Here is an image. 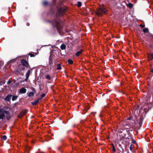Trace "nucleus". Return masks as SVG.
<instances>
[{
  "mask_svg": "<svg viewBox=\"0 0 153 153\" xmlns=\"http://www.w3.org/2000/svg\"><path fill=\"white\" fill-rule=\"evenodd\" d=\"M21 63L22 65L24 67L28 68H30V66L27 61L24 59H22L21 60Z\"/></svg>",
  "mask_w": 153,
  "mask_h": 153,
  "instance_id": "nucleus-4",
  "label": "nucleus"
},
{
  "mask_svg": "<svg viewBox=\"0 0 153 153\" xmlns=\"http://www.w3.org/2000/svg\"><path fill=\"white\" fill-rule=\"evenodd\" d=\"M27 94H28L27 96L29 97H33L35 93H34L33 92H30Z\"/></svg>",
  "mask_w": 153,
  "mask_h": 153,
  "instance_id": "nucleus-22",
  "label": "nucleus"
},
{
  "mask_svg": "<svg viewBox=\"0 0 153 153\" xmlns=\"http://www.w3.org/2000/svg\"><path fill=\"white\" fill-rule=\"evenodd\" d=\"M18 96H13L12 98V100L13 101L16 100L18 98Z\"/></svg>",
  "mask_w": 153,
  "mask_h": 153,
  "instance_id": "nucleus-25",
  "label": "nucleus"
},
{
  "mask_svg": "<svg viewBox=\"0 0 153 153\" xmlns=\"http://www.w3.org/2000/svg\"><path fill=\"white\" fill-rule=\"evenodd\" d=\"M19 67H20V69L21 70V71H24L25 70V67H24V66H23V67L21 65H20L19 66Z\"/></svg>",
  "mask_w": 153,
  "mask_h": 153,
  "instance_id": "nucleus-26",
  "label": "nucleus"
},
{
  "mask_svg": "<svg viewBox=\"0 0 153 153\" xmlns=\"http://www.w3.org/2000/svg\"><path fill=\"white\" fill-rule=\"evenodd\" d=\"M150 71L152 73V76H153V68H150Z\"/></svg>",
  "mask_w": 153,
  "mask_h": 153,
  "instance_id": "nucleus-39",
  "label": "nucleus"
},
{
  "mask_svg": "<svg viewBox=\"0 0 153 153\" xmlns=\"http://www.w3.org/2000/svg\"><path fill=\"white\" fill-rule=\"evenodd\" d=\"M12 95L11 94H9L7 95L5 98L4 100L7 101L9 102L11 98Z\"/></svg>",
  "mask_w": 153,
  "mask_h": 153,
  "instance_id": "nucleus-13",
  "label": "nucleus"
},
{
  "mask_svg": "<svg viewBox=\"0 0 153 153\" xmlns=\"http://www.w3.org/2000/svg\"><path fill=\"white\" fill-rule=\"evenodd\" d=\"M143 31L144 33H149V34H151V35L153 37V35L152 34H151L149 33V29H143Z\"/></svg>",
  "mask_w": 153,
  "mask_h": 153,
  "instance_id": "nucleus-18",
  "label": "nucleus"
},
{
  "mask_svg": "<svg viewBox=\"0 0 153 153\" xmlns=\"http://www.w3.org/2000/svg\"><path fill=\"white\" fill-rule=\"evenodd\" d=\"M11 81H10V80H9L7 81V84H10L11 83Z\"/></svg>",
  "mask_w": 153,
  "mask_h": 153,
  "instance_id": "nucleus-44",
  "label": "nucleus"
},
{
  "mask_svg": "<svg viewBox=\"0 0 153 153\" xmlns=\"http://www.w3.org/2000/svg\"><path fill=\"white\" fill-rule=\"evenodd\" d=\"M59 51L57 49H53L51 51L50 55L51 57V55H53L54 56H59Z\"/></svg>",
  "mask_w": 153,
  "mask_h": 153,
  "instance_id": "nucleus-3",
  "label": "nucleus"
},
{
  "mask_svg": "<svg viewBox=\"0 0 153 153\" xmlns=\"http://www.w3.org/2000/svg\"><path fill=\"white\" fill-rule=\"evenodd\" d=\"M144 120V118L142 115H141L140 116L139 118V120H138L137 123L139 125L140 128L139 129H140V127H141L142 125V123L143 120Z\"/></svg>",
  "mask_w": 153,
  "mask_h": 153,
  "instance_id": "nucleus-8",
  "label": "nucleus"
},
{
  "mask_svg": "<svg viewBox=\"0 0 153 153\" xmlns=\"http://www.w3.org/2000/svg\"><path fill=\"white\" fill-rule=\"evenodd\" d=\"M28 55H30L31 57H34L35 56V55L32 53H29Z\"/></svg>",
  "mask_w": 153,
  "mask_h": 153,
  "instance_id": "nucleus-33",
  "label": "nucleus"
},
{
  "mask_svg": "<svg viewBox=\"0 0 153 153\" xmlns=\"http://www.w3.org/2000/svg\"><path fill=\"white\" fill-rule=\"evenodd\" d=\"M68 63L72 65L73 64V61L71 59H69L68 60Z\"/></svg>",
  "mask_w": 153,
  "mask_h": 153,
  "instance_id": "nucleus-27",
  "label": "nucleus"
},
{
  "mask_svg": "<svg viewBox=\"0 0 153 153\" xmlns=\"http://www.w3.org/2000/svg\"><path fill=\"white\" fill-rule=\"evenodd\" d=\"M31 89L33 91V92L35 94L36 92V90L35 88L33 87H32L31 88Z\"/></svg>",
  "mask_w": 153,
  "mask_h": 153,
  "instance_id": "nucleus-37",
  "label": "nucleus"
},
{
  "mask_svg": "<svg viewBox=\"0 0 153 153\" xmlns=\"http://www.w3.org/2000/svg\"><path fill=\"white\" fill-rule=\"evenodd\" d=\"M20 72H21V70L20 69L19 67H18V68H17V70H16L15 71V73L16 74H19L20 73Z\"/></svg>",
  "mask_w": 153,
  "mask_h": 153,
  "instance_id": "nucleus-17",
  "label": "nucleus"
},
{
  "mask_svg": "<svg viewBox=\"0 0 153 153\" xmlns=\"http://www.w3.org/2000/svg\"><path fill=\"white\" fill-rule=\"evenodd\" d=\"M132 145H131L130 146V147H129V149L131 150V151H132Z\"/></svg>",
  "mask_w": 153,
  "mask_h": 153,
  "instance_id": "nucleus-41",
  "label": "nucleus"
},
{
  "mask_svg": "<svg viewBox=\"0 0 153 153\" xmlns=\"http://www.w3.org/2000/svg\"><path fill=\"white\" fill-rule=\"evenodd\" d=\"M148 110L147 111H145L146 112V113H147L148 111Z\"/></svg>",
  "mask_w": 153,
  "mask_h": 153,
  "instance_id": "nucleus-50",
  "label": "nucleus"
},
{
  "mask_svg": "<svg viewBox=\"0 0 153 153\" xmlns=\"http://www.w3.org/2000/svg\"><path fill=\"white\" fill-rule=\"evenodd\" d=\"M43 4L44 5H47L48 4V2L47 1H45L43 2Z\"/></svg>",
  "mask_w": 153,
  "mask_h": 153,
  "instance_id": "nucleus-40",
  "label": "nucleus"
},
{
  "mask_svg": "<svg viewBox=\"0 0 153 153\" xmlns=\"http://www.w3.org/2000/svg\"><path fill=\"white\" fill-rule=\"evenodd\" d=\"M108 11V10L106 7L103 5H101L97 8L96 12V14L98 16H102L104 14L106 13Z\"/></svg>",
  "mask_w": 153,
  "mask_h": 153,
  "instance_id": "nucleus-1",
  "label": "nucleus"
},
{
  "mask_svg": "<svg viewBox=\"0 0 153 153\" xmlns=\"http://www.w3.org/2000/svg\"><path fill=\"white\" fill-rule=\"evenodd\" d=\"M127 122H128V123H129V124L131 125H133V124H132V123H131L132 121H128H128H127Z\"/></svg>",
  "mask_w": 153,
  "mask_h": 153,
  "instance_id": "nucleus-42",
  "label": "nucleus"
},
{
  "mask_svg": "<svg viewBox=\"0 0 153 153\" xmlns=\"http://www.w3.org/2000/svg\"><path fill=\"white\" fill-rule=\"evenodd\" d=\"M66 9L65 8H60L58 10L57 14L60 16H61L65 13Z\"/></svg>",
  "mask_w": 153,
  "mask_h": 153,
  "instance_id": "nucleus-5",
  "label": "nucleus"
},
{
  "mask_svg": "<svg viewBox=\"0 0 153 153\" xmlns=\"http://www.w3.org/2000/svg\"><path fill=\"white\" fill-rule=\"evenodd\" d=\"M139 105H137V108H136V109H138V108H139Z\"/></svg>",
  "mask_w": 153,
  "mask_h": 153,
  "instance_id": "nucleus-47",
  "label": "nucleus"
},
{
  "mask_svg": "<svg viewBox=\"0 0 153 153\" xmlns=\"http://www.w3.org/2000/svg\"><path fill=\"white\" fill-rule=\"evenodd\" d=\"M46 96L45 94L44 93L42 94L41 96V97L40 98H41V100H42V98Z\"/></svg>",
  "mask_w": 153,
  "mask_h": 153,
  "instance_id": "nucleus-35",
  "label": "nucleus"
},
{
  "mask_svg": "<svg viewBox=\"0 0 153 153\" xmlns=\"http://www.w3.org/2000/svg\"><path fill=\"white\" fill-rule=\"evenodd\" d=\"M29 77L26 76L25 79L24 81H27V79H28Z\"/></svg>",
  "mask_w": 153,
  "mask_h": 153,
  "instance_id": "nucleus-43",
  "label": "nucleus"
},
{
  "mask_svg": "<svg viewBox=\"0 0 153 153\" xmlns=\"http://www.w3.org/2000/svg\"><path fill=\"white\" fill-rule=\"evenodd\" d=\"M66 45L64 44H62L61 45V46H60V48L62 50H65L66 49Z\"/></svg>",
  "mask_w": 153,
  "mask_h": 153,
  "instance_id": "nucleus-21",
  "label": "nucleus"
},
{
  "mask_svg": "<svg viewBox=\"0 0 153 153\" xmlns=\"http://www.w3.org/2000/svg\"><path fill=\"white\" fill-rule=\"evenodd\" d=\"M65 32H68V29H65Z\"/></svg>",
  "mask_w": 153,
  "mask_h": 153,
  "instance_id": "nucleus-46",
  "label": "nucleus"
},
{
  "mask_svg": "<svg viewBox=\"0 0 153 153\" xmlns=\"http://www.w3.org/2000/svg\"><path fill=\"white\" fill-rule=\"evenodd\" d=\"M26 91L27 90L26 89L24 88H22L21 89H19L18 92L20 94H23L25 93Z\"/></svg>",
  "mask_w": 153,
  "mask_h": 153,
  "instance_id": "nucleus-12",
  "label": "nucleus"
},
{
  "mask_svg": "<svg viewBox=\"0 0 153 153\" xmlns=\"http://www.w3.org/2000/svg\"><path fill=\"white\" fill-rule=\"evenodd\" d=\"M2 82H1L0 83V85H2Z\"/></svg>",
  "mask_w": 153,
  "mask_h": 153,
  "instance_id": "nucleus-48",
  "label": "nucleus"
},
{
  "mask_svg": "<svg viewBox=\"0 0 153 153\" xmlns=\"http://www.w3.org/2000/svg\"><path fill=\"white\" fill-rule=\"evenodd\" d=\"M136 31H137V29H136Z\"/></svg>",
  "mask_w": 153,
  "mask_h": 153,
  "instance_id": "nucleus-52",
  "label": "nucleus"
},
{
  "mask_svg": "<svg viewBox=\"0 0 153 153\" xmlns=\"http://www.w3.org/2000/svg\"><path fill=\"white\" fill-rule=\"evenodd\" d=\"M51 25L54 28H56L57 29L60 28L59 22L56 20H54L51 22Z\"/></svg>",
  "mask_w": 153,
  "mask_h": 153,
  "instance_id": "nucleus-2",
  "label": "nucleus"
},
{
  "mask_svg": "<svg viewBox=\"0 0 153 153\" xmlns=\"http://www.w3.org/2000/svg\"><path fill=\"white\" fill-rule=\"evenodd\" d=\"M74 41H73V42H72L73 43H74Z\"/></svg>",
  "mask_w": 153,
  "mask_h": 153,
  "instance_id": "nucleus-53",
  "label": "nucleus"
},
{
  "mask_svg": "<svg viewBox=\"0 0 153 153\" xmlns=\"http://www.w3.org/2000/svg\"><path fill=\"white\" fill-rule=\"evenodd\" d=\"M148 60L149 61H153V52L147 53Z\"/></svg>",
  "mask_w": 153,
  "mask_h": 153,
  "instance_id": "nucleus-6",
  "label": "nucleus"
},
{
  "mask_svg": "<svg viewBox=\"0 0 153 153\" xmlns=\"http://www.w3.org/2000/svg\"><path fill=\"white\" fill-rule=\"evenodd\" d=\"M7 139V137L6 135H3L1 137V140H5Z\"/></svg>",
  "mask_w": 153,
  "mask_h": 153,
  "instance_id": "nucleus-28",
  "label": "nucleus"
},
{
  "mask_svg": "<svg viewBox=\"0 0 153 153\" xmlns=\"http://www.w3.org/2000/svg\"><path fill=\"white\" fill-rule=\"evenodd\" d=\"M23 116L24 115H23V114L21 113V112L20 113L19 115H18V117L19 118H21L23 117Z\"/></svg>",
  "mask_w": 153,
  "mask_h": 153,
  "instance_id": "nucleus-29",
  "label": "nucleus"
},
{
  "mask_svg": "<svg viewBox=\"0 0 153 153\" xmlns=\"http://www.w3.org/2000/svg\"><path fill=\"white\" fill-rule=\"evenodd\" d=\"M127 6L130 8H131L133 7V5L132 4L130 3L127 4Z\"/></svg>",
  "mask_w": 153,
  "mask_h": 153,
  "instance_id": "nucleus-30",
  "label": "nucleus"
},
{
  "mask_svg": "<svg viewBox=\"0 0 153 153\" xmlns=\"http://www.w3.org/2000/svg\"><path fill=\"white\" fill-rule=\"evenodd\" d=\"M83 51V49H81L80 51H78L76 53L75 55L76 57L78 56L80 54H82Z\"/></svg>",
  "mask_w": 153,
  "mask_h": 153,
  "instance_id": "nucleus-14",
  "label": "nucleus"
},
{
  "mask_svg": "<svg viewBox=\"0 0 153 153\" xmlns=\"http://www.w3.org/2000/svg\"><path fill=\"white\" fill-rule=\"evenodd\" d=\"M135 117H134L133 116H130V117L128 118H127L126 120H130V121H132L131 123L132 124H134L135 122Z\"/></svg>",
  "mask_w": 153,
  "mask_h": 153,
  "instance_id": "nucleus-10",
  "label": "nucleus"
},
{
  "mask_svg": "<svg viewBox=\"0 0 153 153\" xmlns=\"http://www.w3.org/2000/svg\"><path fill=\"white\" fill-rule=\"evenodd\" d=\"M13 25H14V26H15L16 25H15L14 21H13Z\"/></svg>",
  "mask_w": 153,
  "mask_h": 153,
  "instance_id": "nucleus-49",
  "label": "nucleus"
},
{
  "mask_svg": "<svg viewBox=\"0 0 153 153\" xmlns=\"http://www.w3.org/2000/svg\"><path fill=\"white\" fill-rule=\"evenodd\" d=\"M42 153H44V152H42Z\"/></svg>",
  "mask_w": 153,
  "mask_h": 153,
  "instance_id": "nucleus-56",
  "label": "nucleus"
},
{
  "mask_svg": "<svg viewBox=\"0 0 153 153\" xmlns=\"http://www.w3.org/2000/svg\"><path fill=\"white\" fill-rule=\"evenodd\" d=\"M57 30L60 35H63L64 33L62 31V29H57Z\"/></svg>",
  "mask_w": 153,
  "mask_h": 153,
  "instance_id": "nucleus-16",
  "label": "nucleus"
},
{
  "mask_svg": "<svg viewBox=\"0 0 153 153\" xmlns=\"http://www.w3.org/2000/svg\"><path fill=\"white\" fill-rule=\"evenodd\" d=\"M41 100V98H39L37 100L34 101L33 102H31V104L33 105H37L39 102V101Z\"/></svg>",
  "mask_w": 153,
  "mask_h": 153,
  "instance_id": "nucleus-11",
  "label": "nucleus"
},
{
  "mask_svg": "<svg viewBox=\"0 0 153 153\" xmlns=\"http://www.w3.org/2000/svg\"><path fill=\"white\" fill-rule=\"evenodd\" d=\"M144 29H147V28H145Z\"/></svg>",
  "mask_w": 153,
  "mask_h": 153,
  "instance_id": "nucleus-55",
  "label": "nucleus"
},
{
  "mask_svg": "<svg viewBox=\"0 0 153 153\" xmlns=\"http://www.w3.org/2000/svg\"><path fill=\"white\" fill-rule=\"evenodd\" d=\"M10 62H12V60H10Z\"/></svg>",
  "mask_w": 153,
  "mask_h": 153,
  "instance_id": "nucleus-51",
  "label": "nucleus"
},
{
  "mask_svg": "<svg viewBox=\"0 0 153 153\" xmlns=\"http://www.w3.org/2000/svg\"><path fill=\"white\" fill-rule=\"evenodd\" d=\"M57 70H60L62 69L61 64V63L58 64L57 65Z\"/></svg>",
  "mask_w": 153,
  "mask_h": 153,
  "instance_id": "nucleus-23",
  "label": "nucleus"
},
{
  "mask_svg": "<svg viewBox=\"0 0 153 153\" xmlns=\"http://www.w3.org/2000/svg\"><path fill=\"white\" fill-rule=\"evenodd\" d=\"M112 150L114 152H116V149L115 148L114 146V145L112 144Z\"/></svg>",
  "mask_w": 153,
  "mask_h": 153,
  "instance_id": "nucleus-31",
  "label": "nucleus"
},
{
  "mask_svg": "<svg viewBox=\"0 0 153 153\" xmlns=\"http://www.w3.org/2000/svg\"><path fill=\"white\" fill-rule=\"evenodd\" d=\"M2 112L6 114V119L7 120H9L11 118V117L9 112L8 111H6L5 110H3L2 109Z\"/></svg>",
  "mask_w": 153,
  "mask_h": 153,
  "instance_id": "nucleus-7",
  "label": "nucleus"
},
{
  "mask_svg": "<svg viewBox=\"0 0 153 153\" xmlns=\"http://www.w3.org/2000/svg\"><path fill=\"white\" fill-rule=\"evenodd\" d=\"M28 112V110L27 109H24L22 110L21 111V113L23 114V115L24 116Z\"/></svg>",
  "mask_w": 153,
  "mask_h": 153,
  "instance_id": "nucleus-19",
  "label": "nucleus"
},
{
  "mask_svg": "<svg viewBox=\"0 0 153 153\" xmlns=\"http://www.w3.org/2000/svg\"><path fill=\"white\" fill-rule=\"evenodd\" d=\"M46 78L47 79L49 80H50L51 79V76L50 75H48L46 76Z\"/></svg>",
  "mask_w": 153,
  "mask_h": 153,
  "instance_id": "nucleus-34",
  "label": "nucleus"
},
{
  "mask_svg": "<svg viewBox=\"0 0 153 153\" xmlns=\"http://www.w3.org/2000/svg\"><path fill=\"white\" fill-rule=\"evenodd\" d=\"M3 108H0V120L3 119L5 118V115L2 112Z\"/></svg>",
  "mask_w": 153,
  "mask_h": 153,
  "instance_id": "nucleus-9",
  "label": "nucleus"
},
{
  "mask_svg": "<svg viewBox=\"0 0 153 153\" xmlns=\"http://www.w3.org/2000/svg\"><path fill=\"white\" fill-rule=\"evenodd\" d=\"M77 5L78 7H80L82 5L81 2L79 1L78 2Z\"/></svg>",
  "mask_w": 153,
  "mask_h": 153,
  "instance_id": "nucleus-32",
  "label": "nucleus"
},
{
  "mask_svg": "<svg viewBox=\"0 0 153 153\" xmlns=\"http://www.w3.org/2000/svg\"><path fill=\"white\" fill-rule=\"evenodd\" d=\"M139 26H140L141 28H143L145 27V25H144L140 24V25H139Z\"/></svg>",
  "mask_w": 153,
  "mask_h": 153,
  "instance_id": "nucleus-38",
  "label": "nucleus"
},
{
  "mask_svg": "<svg viewBox=\"0 0 153 153\" xmlns=\"http://www.w3.org/2000/svg\"><path fill=\"white\" fill-rule=\"evenodd\" d=\"M55 30V29H52V30L51 31L52 33H51V34H54L56 32Z\"/></svg>",
  "mask_w": 153,
  "mask_h": 153,
  "instance_id": "nucleus-36",
  "label": "nucleus"
},
{
  "mask_svg": "<svg viewBox=\"0 0 153 153\" xmlns=\"http://www.w3.org/2000/svg\"><path fill=\"white\" fill-rule=\"evenodd\" d=\"M112 37H114V36H112Z\"/></svg>",
  "mask_w": 153,
  "mask_h": 153,
  "instance_id": "nucleus-54",
  "label": "nucleus"
},
{
  "mask_svg": "<svg viewBox=\"0 0 153 153\" xmlns=\"http://www.w3.org/2000/svg\"><path fill=\"white\" fill-rule=\"evenodd\" d=\"M152 64H149V67H150V68H152Z\"/></svg>",
  "mask_w": 153,
  "mask_h": 153,
  "instance_id": "nucleus-45",
  "label": "nucleus"
},
{
  "mask_svg": "<svg viewBox=\"0 0 153 153\" xmlns=\"http://www.w3.org/2000/svg\"><path fill=\"white\" fill-rule=\"evenodd\" d=\"M49 64L50 66H51L53 65V60L51 57V56H50L49 57Z\"/></svg>",
  "mask_w": 153,
  "mask_h": 153,
  "instance_id": "nucleus-15",
  "label": "nucleus"
},
{
  "mask_svg": "<svg viewBox=\"0 0 153 153\" xmlns=\"http://www.w3.org/2000/svg\"><path fill=\"white\" fill-rule=\"evenodd\" d=\"M30 70H28L27 71V72L26 74V76L28 77H29V76H30Z\"/></svg>",
  "mask_w": 153,
  "mask_h": 153,
  "instance_id": "nucleus-24",
  "label": "nucleus"
},
{
  "mask_svg": "<svg viewBox=\"0 0 153 153\" xmlns=\"http://www.w3.org/2000/svg\"><path fill=\"white\" fill-rule=\"evenodd\" d=\"M130 139L131 140L132 143L133 144H136V141L135 139H134L133 136H131L130 137Z\"/></svg>",
  "mask_w": 153,
  "mask_h": 153,
  "instance_id": "nucleus-20",
  "label": "nucleus"
}]
</instances>
